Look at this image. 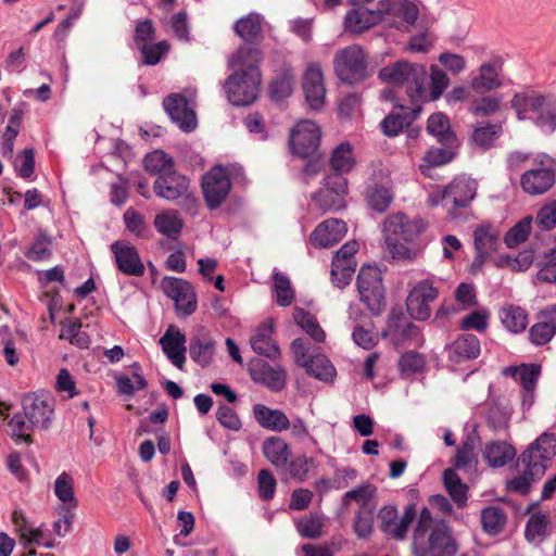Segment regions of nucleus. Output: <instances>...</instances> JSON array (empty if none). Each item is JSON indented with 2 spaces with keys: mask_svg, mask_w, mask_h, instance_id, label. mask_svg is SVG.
Segmentation results:
<instances>
[{
  "mask_svg": "<svg viewBox=\"0 0 556 556\" xmlns=\"http://www.w3.org/2000/svg\"><path fill=\"white\" fill-rule=\"evenodd\" d=\"M533 217L528 215L516 223L504 236V242L507 248H515L525 242L530 232Z\"/></svg>",
  "mask_w": 556,
  "mask_h": 556,
  "instance_id": "nucleus-53",
  "label": "nucleus"
},
{
  "mask_svg": "<svg viewBox=\"0 0 556 556\" xmlns=\"http://www.w3.org/2000/svg\"><path fill=\"white\" fill-rule=\"evenodd\" d=\"M515 456V448L504 441L489 442L483 450V458L492 468L507 465Z\"/></svg>",
  "mask_w": 556,
  "mask_h": 556,
  "instance_id": "nucleus-32",
  "label": "nucleus"
},
{
  "mask_svg": "<svg viewBox=\"0 0 556 556\" xmlns=\"http://www.w3.org/2000/svg\"><path fill=\"white\" fill-rule=\"evenodd\" d=\"M378 24V15L372 10L359 5L350 10L344 17L346 30L354 34H362L366 29Z\"/></svg>",
  "mask_w": 556,
  "mask_h": 556,
  "instance_id": "nucleus-30",
  "label": "nucleus"
},
{
  "mask_svg": "<svg viewBox=\"0 0 556 556\" xmlns=\"http://www.w3.org/2000/svg\"><path fill=\"white\" fill-rule=\"evenodd\" d=\"M501 106V98L482 97L470 106V112L477 117H486L495 114Z\"/></svg>",
  "mask_w": 556,
  "mask_h": 556,
  "instance_id": "nucleus-62",
  "label": "nucleus"
},
{
  "mask_svg": "<svg viewBox=\"0 0 556 556\" xmlns=\"http://www.w3.org/2000/svg\"><path fill=\"white\" fill-rule=\"evenodd\" d=\"M502 86L498 77V71L494 63H483L480 65L479 75L471 80V87L475 90L492 91Z\"/></svg>",
  "mask_w": 556,
  "mask_h": 556,
  "instance_id": "nucleus-40",
  "label": "nucleus"
},
{
  "mask_svg": "<svg viewBox=\"0 0 556 556\" xmlns=\"http://www.w3.org/2000/svg\"><path fill=\"white\" fill-rule=\"evenodd\" d=\"M533 124L546 135L556 131V102L554 100L536 114Z\"/></svg>",
  "mask_w": 556,
  "mask_h": 556,
  "instance_id": "nucleus-56",
  "label": "nucleus"
},
{
  "mask_svg": "<svg viewBox=\"0 0 556 556\" xmlns=\"http://www.w3.org/2000/svg\"><path fill=\"white\" fill-rule=\"evenodd\" d=\"M500 318L503 326L514 333L523 331L528 324V315L526 311L514 305L502 308L500 312Z\"/></svg>",
  "mask_w": 556,
  "mask_h": 556,
  "instance_id": "nucleus-45",
  "label": "nucleus"
},
{
  "mask_svg": "<svg viewBox=\"0 0 556 556\" xmlns=\"http://www.w3.org/2000/svg\"><path fill=\"white\" fill-rule=\"evenodd\" d=\"M233 30L244 42L260 43L263 40L261 15L250 13L239 18L233 25Z\"/></svg>",
  "mask_w": 556,
  "mask_h": 556,
  "instance_id": "nucleus-29",
  "label": "nucleus"
},
{
  "mask_svg": "<svg viewBox=\"0 0 556 556\" xmlns=\"http://www.w3.org/2000/svg\"><path fill=\"white\" fill-rule=\"evenodd\" d=\"M480 341L477 336L465 333L459 336L448 348V357L452 362L460 363L464 359H475L480 355Z\"/></svg>",
  "mask_w": 556,
  "mask_h": 556,
  "instance_id": "nucleus-27",
  "label": "nucleus"
},
{
  "mask_svg": "<svg viewBox=\"0 0 556 556\" xmlns=\"http://www.w3.org/2000/svg\"><path fill=\"white\" fill-rule=\"evenodd\" d=\"M439 148H431L427 151L420 164V170L428 176L431 167L442 166L448 163L455 155L454 148L456 144H441Z\"/></svg>",
  "mask_w": 556,
  "mask_h": 556,
  "instance_id": "nucleus-39",
  "label": "nucleus"
},
{
  "mask_svg": "<svg viewBox=\"0 0 556 556\" xmlns=\"http://www.w3.org/2000/svg\"><path fill=\"white\" fill-rule=\"evenodd\" d=\"M295 323L315 341L324 342L326 333L319 326L317 319L307 311L296 307L293 313Z\"/></svg>",
  "mask_w": 556,
  "mask_h": 556,
  "instance_id": "nucleus-48",
  "label": "nucleus"
},
{
  "mask_svg": "<svg viewBox=\"0 0 556 556\" xmlns=\"http://www.w3.org/2000/svg\"><path fill=\"white\" fill-rule=\"evenodd\" d=\"M262 80L261 71H237L225 80L229 102L236 106L252 104L258 97Z\"/></svg>",
  "mask_w": 556,
  "mask_h": 556,
  "instance_id": "nucleus-7",
  "label": "nucleus"
},
{
  "mask_svg": "<svg viewBox=\"0 0 556 556\" xmlns=\"http://www.w3.org/2000/svg\"><path fill=\"white\" fill-rule=\"evenodd\" d=\"M216 342L208 329L201 326L191 334L189 340V356L201 367H207L212 364L215 354Z\"/></svg>",
  "mask_w": 556,
  "mask_h": 556,
  "instance_id": "nucleus-18",
  "label": "nucleus"
},
{
  "mask_svg": "<svg viewBox=\"0 0 556 556\" xmlns=\"http://www.w3.org/2000/svg\"><path fill=\"white\" fill-rule=\"evenodd\" d=\"M258 495L263 501H269L274 497L277 481L268 469H262L257 476Z\"/></svg>",
  "mask_w": 556,
  "mask_h": 556,
  "instance_id": "nucleus-63",
  "label": "nucleus"
},
{
  "mask_svg": "<svg viewBox=\"0 0 556 556\" xmlns=\"http://www.w3.org/2000/svg\"><path fill=\"white\" fill-rule=\"evenodd\" d=\"M426 359L422 354L407 351L399 359V369L402 375L417 374L424 370Z\"/></svg>",
  "mask_w": 556,
  "mask_h": 556,
  "instance_id": "nucleus-57",
  "label": "nucleus"
},
{
  "mask_svg": "<svg viewBox=\"0 0 556 556\" xmlns=\"http://www.w3.org/2000/svg\"><path fill=\"white\" fill-rule=\"evenodd\" d=\"M475 248L478 253L490 254L496 250L498 231L491 226H481L473 232Z\"/></svg>",
  "mask_w": 556,
  "mask_h": 556,
  "instance_id": "nucleus-51",
  "label": "nucleus"
},
{
  "mask_svg": "<svg viewBox=\"0 0 556 556\" xmlns=\"http://www.w3.org/2000/svg\"><path fill=\"white\" fill-rule=\"evenodd\" d=\"M303 368L308 375L321 381H331L336 376L334 366L321 354L314 355Z\"/></svg>",
  "mask_w": 556,
  "mask_h": 556,
  "instance_id": "nucleus-49",
  "label": "nucleus"
},
{
  "mask_svg": "<svg viewBox=\"0 0 556 556\" xmlns=\"http://www.w3.org/2000/svg\"><path fill=\"white\" fill-rule=\"evenodd\" d=\"M556 182V174L552 167H536L526 170L520 176V186L529 195H542Z\"/></svg>",
  "mask_w": 556,
  "mask_h": 556,
  "instance_id": "nucleus-20",
  "label": "nucleus"
},
{
  "mask_svg": "<svg viewBox=\"0 0 556 556\" xmlns=\"http://www.w3.org/2000/svg\"><path fill=\"white\" fill-rule=\"evenodd\" d=\"M382 81L407 86V97L414 105V114L419 115L422 105L429 101H435L444 93L450 85L447 74L437 65L430 66L429 89H427L428 74L426 66L419 63L397 61L379 71Z\"/></svg>",
  "mask_w": 556,
  "mask_h": 556,
  "instance_id": "nucleus-1",
  "label": "nucleus"
},
{
  "mask_svg": "<svg viewBox=\"0 0 556 556\" xmlns=\"http://www.w3.org/2000/svg\"><path fill=\"white\" fill-rule=\"evenodd\" d=\"M400 108L404 111L403 113H390L381 122V130L388 137L397 136L405 126H408L418 115L414 114V105Z\"/></svg>",
  "mask_w": 556,
  "mask_h": 556,
  "instance_id": "nucleus-34",
  "label": "nucleus"
},
{
  "mask_svg": "<svg viewBox=\"0 0 556 556\" xmlns=\"http://www.w3.org/2000/svg\"><path fill=\"white\" fill-rule=\"evenodd\" d=\"M541 375V365L539 364H521V369L519 374V381L522 386L525 395H523V404L529 397V402L531 403L533 399V392L538 382V379Z\"/></svg>",
  "mask_w": 556,
  "mask_h": 556,
  "instance_id": "nucleus-52",
  "label": "nucleus"
},
{
  "mask_svg": "<svg viewBox=\"0 0 556 556\" xmlns=\"http://www.w3.org/2000/svg\"><path fill=\"white\" fill-rule=\"evenodd\" d=\"M162 350L167 358L178 368L182 369L186 361V337L174 326H169L160 339Z\"/></svg>",
  "mask_w": 556,
  "mask_h": 556,
  "instance_id": "nucleus-24",
  "label": "nucleus"
},
{
  "mask_svg": "<svg viewBox=\"0 0 556 556\" xmlns=\"http://www.w3.org/2000/svg\"><path fill=\"white\" fill-rule=\"evenodd\" d=\"M294 75L290 68H282L271 79L268 88L271 101L280 103L293 92Z\"/></svg>",
  "mask_w": 556,
  "mask_h": 556,
  "instance_id": "nucleus-33",
  "label": "nucleus"
},
{
  "mask_svg": "<svg viewBox=\"0 0 556 556\" xmlns=\"http://www.w3.org/2000/svg\"><path fill=\"white\" fill-rule=\"evenodd\" d=\"M54 493L61 502H73L75 506L77 505L74 495V479L70 473L64 471L55 479Z\"/></svg>",
  "mask_w": 556,
  "mask_h": 556,
  "instance_id": "nucleus-58",
  "label": "nucleus"
},
{
  "mask_svg": "<svg viewBox=\"0 0 556 556\" xmlns=\"http://www.w3.org/2000/svg\"><path fill=\"white\" fill-rule=\"evenodd\" d=\"M443 483L454 503L464 507L467 504L468 486L462 482L455 469L447 468L443 471Z\"/></svg>",
  "mask_w": 556,
  "mask_h": 556,
  "instance_id": "nucleus-41",
  "label": "nucleus"
},
{
  "mask_svg": "<svg viewBox=\"0 0 556 556\" xmlns=\"http://www.w3.org/2000/svg\"><path fill=\"white\" fill-rule=\"evenodd\" d=\"M231 189L227 169L220 165L211 168L202 178L204 200L210 210H216L225 202Z\"/></svg>",
  "mask_w": 556,
  "mask_h": 556,
  "instance_id": "nucleus-11",
  "label": "nucleus"
},
{
  "mask_svg": "<svg viewBox=\"0 0 556 556\" xmlns=\"http://www.w3.org/2000/svg\"><path fill=\"white\" fill-rule=\"evenodd\" d=\"M117 269L127 276L142 277L146 267L137 248L124 240L114 241L110 247Z\"/></svg>",
  "mask_w": 556,
  "mask_h": 556,
  "instance_id": "nucleus-17",
  "label": "nucleus"
},
{
  "mask_svg": "<svg viewBox=\"0 0 556 556\" xmlns=\"http://www.w3.org/2000/svg\"><path fill=\"white\" fill-rule=\"evenodd\" d=\"M155 229L169 239H177L184 228L182 219L175 212H163L154 218Z\"/></svg>",
  "mask_w": 556,
  "mask_h": 556,
  "instance_id": "nucleus-43",
  "label": "nucleus"
},
{
  "mask_svg": "<svg viewBox=\"0 0 556 556\" xmlns=\"http://www.w3.org/2000/svg\"><path fill=\"white\" fill-rule=\"evenodd\" d=\"M552 101L553 98L551 96L519 92L513 97L510 104L517 114V118L519 121H525L527 118V113L533 112L538 114Z\"/></svg>",
  "mask_w": 556,
  "mask_h": 556,
  "instance_id": "nucleus-25",
  "label": "nucleus"
},
{
  "mask_svg": "<svg viewBox=\"0 0 556 556\" xmlns=\"http://www.w3.org/2000/svg\"><path fill=\"white\" fill-rule=\"evenodd\" d=\"M258 43H247L240 46L236 54L231 59L233 65H240L243 68L241 71H250L255 68L260 71L258 64L263 59L261 49L257 47Z\"/></svg>",
  "mask_w": 556,
  "mask_h": 556,
  "instance_id": "nucleus-38",
  "label": "nucleus"
},
{
  "mask_svg": "<svg viewBox=\"0 0 556 556\" xmlns=\"http://www.w3.org/2000/svg\"><path fill=\"white\" fill-rule=\"evenodd\" d=\"M274 290L276 293V303L279 306L287 307L292 304L294 291L287 276L281 273L274 275Z\"/></svg>",
  "mask_w": 556,
  "mask_h": 556,
  "instance_id": "nucleus-55",
  "label": "nucleus"
},
{
  "mask_svg": "<svg viewBox=\"0 0 556 556\" xmlns=\"http://www.w3.org/2000/svg\"><path fill=\"white\" fill-rule=\"evenodd\" d=\"M216 419L226 429L239 431L242 422L233 408L227 405H220L216 410Z\"/></svg>",
  "mask_w": 556,
  "mask_h": 556,
  "instance_id": "nucleus-64",
  "label": "nucleus"
},
{
  "mask_svg": "<svg viewBox=\"0 0 556 556\" xmlns=\"http://www.w3.org/2000/svg\"><path fill=\"white\" fill-rule=\"evenodd\" d=\"M426 224L422 219H409L402 213L390 215L383 223L386 244L393 258L413 260L415 251L406 247L413 243L425 231Z\"/></svg>",
  "mask_w": 556,
  "mask_h": 556,
  "instance_id": "nucleus-4",
  "label": "nucleus"
},
{
  "mask_svg": "<svg viewBox=\"0 0 556 556\" xmlns=\"http://www.w3.org/2000/svg\"><path fill=\"white\" fill-rule=\"evenodd\" d=\"M249 371L253 381L266 386L273 392H279L286 387V371L280 366H271L264 359H253Z\"/></svg>",
  "mask_w": 556,
  "mask_h": 556,
  "instance_id": "nucleus-19",
  "label": "nucleus"
},
{
  "mask_svg": "<svg viewBox=\"0 0 556 556\" xmlns=\"http://www.w3.org/2000/svg\"><path fill=\"white\" fill-rule=\"evenodd\" d=\"M320 129L311 121L298 123L290 134L292 152L302 159L314 157L318 154Z\"/></svg>",
  "mask_w": 556,
  "mask_h": 556,
  "instance_id": "nucleus-12",
  "label": "nucleus"
},
{
  "mask_svg": "<svg viewBox=\"0 0 556 556\" xmlns=\"http://www.w3.org/2000/svg\"><path fill=\"white\" fill-rule=\"evenodd\" d=\"M189 188V178L177 173L176 169L159 176L153 184V191L159 198H163L167 201L184 198L186 201L194 203L195 199L191 195Z\"/></svg>",
  "mask_w": 556,
  "mask_h": 556,
  "instance_id": "nucleus-15",
  "label": "nucleus"
},
{
  "mask_svg": "<svg viewBox=\"0 0 556 556\" xmlns=\"http://www.w3.org/2000/svg\"><path fill=\"white\" fill-rule=\"evenodd\" d=\"M303 91L311 109L318 111L324 106L326 88L323 72L318 66L307 67L303 78Z\"/></svg>",
  "mask_w": 556,
  "mask_h": 556,
  "instance_id": "nucleus-22",
  "label": "nucleus"
},
{
  "mask_svg": "<svg viewBox=\"0 0 556 556\" xmlns=\"http://www.w3.org/2000/svg\"><path fill=\"white\" fill-rule=\"evenodd\" d=\"M143 164L147 172L157 175V177L175 169L173 157L161 150L148 153L144 156Z\"/></svg>",
  "mask_w": 556,
  "mask_h": 556,
  "instance_id": "nucleus-47",
  "label": "nucleus"
},
{
  "mask_svg": "<svg viewBox=\"0 0 556 556\" xmlns=\"http://www.w3.org/2000/svg\"><path fill=\"white\" fill-rule=\"evenodd\" d=\"M416 517V505L408 504L403 516L399 519L397 509L393 505H384L378 511L379 528L386 536L395 541H403L408 528Z\"/></svg>",
  "mask_w": 556,
  "mask_h": 556,
  "instance_id": "nucleus-10",
  "label": "nucleus"
},
{
  "mask_svg": "<svg viewBox=\"0 0 556 556\" xmlns=\"http://www.w3.org/2000/svg\"><path fill=\"white\" fill-rule=\"evenodd\" d=\"M439 295L438 289L428 280L418 281L409 291L406 307L409 316L416 320H427L431 316L430 303Z\"/></svg>",
  "mask_w": 556,
  "mask_h": 556,
  "instance_id": "nucleus-14",
  "label": "nucleus"
},
{
  "mask_svg": "<svg viewBox=\"0 0 556 556\" xmlns=\"http://www.w3.org/2000/svg\"><path fill=\"white\" fill-rule=\"evenodd\" d=\"M168 50L169 45L165 40L154 45H142L140 47L142 64L149 66L156 65Z\"/></svg>",
  "mask_w": 556,
  "mask_h": 556,
  "instance_id": "nucleus-60",
  "label": "nucleus"
},
{
  "mask_svg": "<svg viewBox=\"0 0 556 556\" xmlns=\"http://www.w3.org/2000/svg\"><path fill=\"white\" fill-rule=\"evenodd\" d=\"M262 451L267 460L277 469L286 468L291 455L289 444L280 437H269L264 440Z\"/></svg>",
  "mask_w": 556,
  "mask_h": 556,
  "instance_id": "nucleus-28",
  "label": "nucleus"
},
{
  "mask_svg": "<svg viewBox=\"0 0 556 556\" xmlns=\"http://www.w3.org/2000/svg\"><path fill=\"white\" fill-rule=\"evenodd\" d=\"M271 325L262 324L257 328V332L251 338L250 343L252 350L256 354L263 355L274 361L280 356V350L278 345L271 340Z\"/></svg>",
  "mask_w": 556,
  "mask_h": 556,
  "instance_id": "nucleus-31",
  "label": "nucleus"
},
{
  "mask_svg": "<svg viewBox=\"0 0 556 556\" xmlns=\"http://www.w3.org/2000/svg\"><path fill=\"white\" fill-rule=\"evenodd\" d=\"M348 179L339 174H328L321 187L312 194V201L323 213L338 212L346 206Z\"/></svg>",
  "mask_w": 556,
  "mask_h": 556,
  "instance_id": "nucleus-9",
  "label": "nucleus"
},
{
  "mask_svg": "<svg viewBox=\"0 0 556 556\" xmlns=\"http://www.w3.org/2000/svg\"><path fill=\"white\" fill-rule=\"evenodd\" d=\"M482 529L488 534L500 533L506 525V514L500 506H489L481 510Z\"/></svg>",
  "mask_w": 556,
  "mask_h": 556,
  "instance_id": "nucleus-46",
  "label": "nucleus"
},
{
  "mask_svg": "<svg viewBox=\"0 0 556 556\" xmlns=\"http://www.w3.org/2000/svg\"><path fill=\"white\" fill-rule=\"evenodd\" d=\"M316 466L317 462L315 458L298 455L290 460L288 459L286 468L282 469L287 478L303 483L308 479L311 470L316 468Z\"/></svg>",
  "mask_w": 556,
  "mask_h": 556,
  "instance_id": "nucleus-36",
  "label": "nucleus"
},
{
  "mask_svg": "<svg viewBox=\"0 0 556 556\" xmlns=\"http://www.w3.org/2000/svg\"><path fill=\"white\" fill-rule=\"evenodd\" d=\"M368 206L377 213L386 212L393 201L392 191L383 186H368L365 191Z\"/></svg>",
  "mask_w": 556,
  "mask_h": 556,
  "instance_id": "nucleus-42",
  "label": "nucleus"
},
{
  "mask_svg": "<svg viewBox=\"0 0 556 556\" xmlns=\"http://www.w3.org/2000/svg\"><path fill=\"white\" fill-rule=\"evenodd\" d=\"M503 134L501 124L479 123L471 134V142L482 150L493 147L494 141Z\"/></svg>",
  "mask_w": 556,
  "mask_h": 556,
  "instance_id": "nucleus-37",
  "label": "nucleus"
},
{
  "mask_svg": "<svg viewBox=\"0 0 556 556\" xmlns=\"http://www.w3.org/2000/svg\"><path fill=\"white\" fill-rule=\"evenodd\" d=\"M540 230L548 231L556 227V200L544 204L533 219Z\"/></svg>",
  "mask_w": 556,
  "mask_h": 556,
  "instance_id": "nucleus-59",
  "label": "nucleus"
},
{
  "mask_svg": "<svg viewBox=\"0 0 556 556\" xmlns=\"http://www.w3.org/2000/svg\"><path fill=\"white\" fill-rule=\"evenodd\" d=\"M367 58L358 45L340 49L333 58V68L338 78L349 85L364 80L367 75Z\"/></svg>",
  "mask_w": 556,
  "mask_h": 556,
  "instance_id": "nucleus-8",
  "label": "nucleus"
},
{
  "mask_svg": "<svg viewBox=\"0 0 556 556\" xmlns=\"http://www.w3.org/2000/svg\"><path fill=\"white\" fill-rule=\"evenodd\" d=\"M331 173L342 175L349 173L354 166L352 148L349 142L340 143L333 151L329 161Z\"/></svg>",
  "mask_w": 556,
  "mask_h": 556,
  "instance_id": "nucleus-44",
  "label": "nucleus"
},
{
  "mask_svg": "<svg viewBox=\"0 0 556 556\" xmlns=\"http://www.w3.org/2000/svg\"><path fill=\"white\" fill-rule=\"evenodd\" d=\"M348 227L344 220L329 218L320 223L311 233L309 240L315 248H330L339 243L346 235Z\"/></svg>",
  "mask_w": 556,
  "mask_h": 556,
  "instance_id": "nucleus-21",
  "label": "nucleus"
},
{
  "mask_svg": "<svg viewBox=\"0 0 556 556\" xmlns=\"http://www.w3.org/2000/svg\"><path fill=\"white\" fill-rule=\"evenodd\" d=\"M427 130L441 144H456L457 138L451 129L450 121L443 113H433L427 122Z\"/></svg>",
  "mask_w": 556,
  "mask_h": 556,
  "instance_id": "nucleus-35",
  "label": "nucleus"
},
{
  "mask_svg": "<svg viewBox=\"0 0 556 556\" xmlns=\"http://www.w3.org/2000/svg\"><path fill=\"white\" fill-rule=\"evenodd\" d=\"M555 456L556 434L551 432L541 433L520 455L519 460L523 470L508 482L507 489L521 495L528 494L532 483L544 476L548 463Z\"/></svg>",
  "mask_w": 556,
  "mask_h": 556,
  "instance_id": "nucleus-3",
  "label": "nucleus"
},
{
  "mask_svg": "<svg viewBox=\"0 0 556 556\" xmlns=\"http://www.w3.org/2000/svg\"><path fill=\"white\" fill-rule=\"evenodd\" d=\"M556 333L555 328L551 326L544 318L535 323L529 330L530 341L535 345L547 343Z\"/></svg>",
  "mask_w": 556,
  "mask_h": 556,
  "instance_id": "nucleus-61",
  "label": "nucleus"
},
{
  "mask_svg": "<svg viewBox=\"0 0 556 556\" xmlns=\"http://www.w3.org/2000/svg\"><path fill=\"white\" fill-rule=\"evenodd\" d=\"M163 108L172 122L185 132H190L197 127L194 110L189 105L188 99L181 93H170L163 100Z\"/></svg>",
  "mask_w": 556,
  "mask_h": 556,
  "instance_id": "nucleus-16",
  "label": "nucleus"
},
{
  "mask_svg": "<svg viewBox=\"0 0 556 556\" xmlns=\"http://www.w3.org/2000/svg\"><path fill=\"white\" fill-rule=\"evenodd\" d=\"M447 188V200L450 199L452 217H456L455 211L457 208H465L469 206L470 202L475 199L477 193V182L475 179L459 177L455 178Z\"/></svg>",
  "mask_w": 556,
  "mask_h": 556,
  "instance_id": "nucleus-23",
  "label": "nucleus"
},
{
  "mask_svg": "<svg viewBox=\"0 0 556 556\" xmlns=\"http://www.w3.org/2000/svg\"><path fill=\"white\" fill-rule=\"evenodd\" d=\"M412 549L414 556H455L458 545L451 527L440 520L425 536L412 542Z\"/></svg>",
  "mask_w": 556,
  "mask_h": 556,
  "instance_id": "nucleus-5",
  "label": "nucleus"
},
{
  "mask_svg": "<svg viewBox=\"0 0 556 556\" xmlns=\"http://www.w3.org/2000/svg\"><path fill=\"white\" fill-rule=\"evenodd\" d=\"M161 287L163 292L175 302L179 315L187 317L197 309V294L192 285L177 277H164Z\"/></svg>",
  "mask_w": 556,
  "mask_h": 556,
  "instance_id": "nucleus-13",
  "label": "nucleus"
},
{
  "mask_svg": "<svg viewBox=\"0 0 556 556\" xmlns=\"http://www.w3.org/2000/svg\"><path fill=\"white\" fill-rule=\"evenodd\" d=\"M359 300L374 316H379L386 307V290L382 276L376 266L363 265L357 276Z\"/></svg>",
  "mask_w": 556,
  "mask_h": 556,
  "instance_id": "nucleus-6",
  "label": "nucleus"
},
{
  "mask_svg": "<svg viewBox=\"0 0 556 556\" xmlns=\"http://www.w3.org/2000/svg\"><path fill=\"white\" fill-rule=\"evenodd\" d=\"M400 0H380L377 5V10H372L374 14L378 15V24L384 23L388 26L400 28L402 21H393L394 17L399 16L401 10Z\"/></svg>",
  "mask_w": 556,
  "mask_h": 556,
  "instance_id": "nucleus-54",
  "label": "nucleus"
},
{
  "mask_svg": "<svg viewBox=\"0 0 556 556\" xmlns=\"http://www.w3.org/2000/svg\"><path fill=\"white\" fill-rule=\"evenodd\" d=\"M253 416L264 429L281 432L290 428V420L280 409H273L264 404L253 406Z\"/></svg>",
  "mask_w": 556,
  "mask_h": 556,
  "instance_id": "nucleus-26",
  "label": "nucleus"
},
{
  "mask_svg": "<svg viewBox=\"0 0 556 556\" xmlns=\"http://www.w3.org/2000/svg\"><path fill=\"white\" fill-rule=\"evenodd\" d=\"M52 237L46 230H39L25 256L34 262L48 260L52 255Z\"/></svg>",
  "mask_w": 556,
  "mask_h": 556,
  "instance_id": "nucleus-50",
  "label": "nucleus"
},
{
  "mask_svg": "<svg viewBox=\"0 0 556 556\" xmlns=\"http://www.w3.org/2000/svg\"><path fill=\"white\" fill-rule=\"evenodd\" d=\"M23 414H15L9 421L10 435L17 443L34 442L31 431L50 428L54 414V399L48 392L27 394L22 401Z\"/></svg>",
  "mask_w": 556,
  "mask_h": 556,
  "instance_id": "nucleus-2",
  "label": "nucleus"
}]
</instances>
